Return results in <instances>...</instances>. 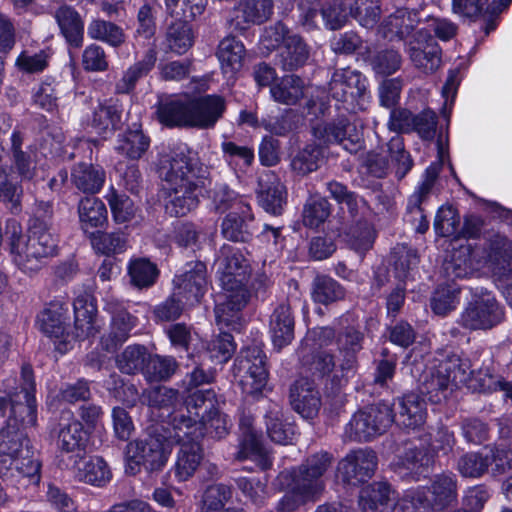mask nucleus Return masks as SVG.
<instances>
[{
  "label": "nucleus",
  "mask_w": 512,
  "mask_h": 512,
  "mask_svg": "<svg viewBox=\"0 0 512 512\" xmlns=\"http://www.w3.org/2000/svg\"><path fill=\"white\" fill-rule=\"evenodd\" d=\"M143 401L150 407L161 410L160 417L166 418L173 428L172 418L181 412L182 397L178 391L165 386L155 387L143 393Z\"/></svg>",
  "instance_id": "nucleus-24"
},
{
  "label": "nucleus",
  "mask_w": 512,
  "mask_h": 512,
  "mask_svg": "<svg viewBox=\"0 0 512 512\" xmlns=\"http://www.w3.org/2000/svg\"><path fill=\"white\" fill-rule=\"evenodd\" d=\"M135 318L127 311H122L112 317L110 332L101 342L106 350L111 351L129 337L130 331L135 327Z\"/></svg>",
  "instance_id": "nucleus-44"
},
{
  "label": "nucleus",
  "mask_w": 512,
  "mask_h": 512,
  "mask_svg": "<svg viewBox=\"0 0 512 512\" xmlns=\"http://www.w3.org/2000/svg\"><path fill=\"white\" fill-rule=\"evenodd\" d=\"M92 236L91 243L97 253L109 256L127 249V239L123 233H97Z\"/></svg>",
  "instance_id": "nucleus-56"
},
{
  "label": "nucleus",
  "mask_w": 512,
  "mask_h": 512,
  "mask_svg": "<svg viewBox=\"0 0 512 512\" xmlns=\"http://www.w3.org/2000/svg\"><path fill=\"white\" fill-rule=\"evenodd\" d=\"M387 153L391 161L396 164V176L402 179L411 170L413 161L404 149L403 138L400 135L393 136L386 144Z\"/></svg>",
  "instance_id": "nucleus-61"
},
{
  "label": "nucleus",
  "mask_w": 512,
  "mask_h": 512,
  "mask_svg": "<svg viewBox=\"0 0 512 512\" xmlns=\"http://www.w3.org/2000/svg\"><path fill=\"white\" fill-rule=\"evenodd\" d=\"M256 23V0H244L234 9L231 19L233 28L241 33Z\"/></svg>",
  "instance_id": "nucleus-63"
},
{
  "label": "nucleus",
  "mask_w": 512,
  "mask_h": 512,
  "mask_svg": "<svg viewBox=\"0 0 512 512\" xmlns=\"http://www.w3.org/2000/svg\"><path fill=\"white\" fill-rule=\"evenodd\" d=\"M74 331L66 334L65 340L58 344V352L66 353L73 347L76 340H85L94 337L99 332L96 315L74 316Z\"/></svg>",
  "instance_id": "nucleus-45"
},
{
  "label": "nucleus",
  "mask_w": 512,
  "mask_h": 512,
  "mask_svg": "<svg viewBox=\"0 0 512 512\" xmlns=\"http://www.w3.org/2000/svg\"><path fill=\"white\" fill-rule=\"evenodd\" d=\"M175 295L182 297L187 305L199 303L207 290V270L203 262H189L184 271L173 280Z\"/></svg>",
  "instance_id": "nucleus-15"
},
{
  "label": "nucleus",
  "mask_w": 512,
  "mask_h": 512,
  "mask_svg": "<svg viewBox=\"0 0 512 512\" xmlns=\"http://www.w3.org/2000/svg\"><path fill=\"white\" fill-rule=\"evenodd\" d=\"M312 131L315 138L327 144L337 143L351 154H356L363 148L361 133L346 118L317 124Z\"/></svg>",
  "instance_id": "nucleus-14"
},
{
  "label": "nucleus",
  "mask_w": 512,
  "mask_h": 512,
  "mask_svg": "<svg viewBox=\"0 0 512 512\" xmlns=\"http://www.w3.org/2000/svg\"><path fill=\"white\" fill-rule=\"evenodd\" d=\"M350 15L363 27L373 28L380 19L381 8L378 0H354Z\"/></svg>",
  "instance_id": "nucleus-55"
},
{
  "label": "nucleus",
  "mask_w": 512,
  "mask_h": 512,
  "mask_svg": "<svg viewBox=\"0 0 512 512\" xmlns=\"http://www.w3.org/2000/svg\"><path fill=\"white\" fill-rule=\"evenodd\" d=\"M36 384L30 365H24L21 370V390L10 395L9 400L0 397V415H5L10 406V416L7 425L27 429L34 427L37 421Z\"/></svg>",
  "instance_id": "nucleus-5"
},
{
  "label": "nucleus",
  "mask_w": 512,
  "mask_h": 512,
  "mask_svg": "<svg viewBox=\"0 0 512 512\" xmlns=\"http://www.w3.org/2000/svg\"><path fill=\"white\" fill-rule=\"evenodd\" d=\"M159 174L167 191L168 214L184 216L197 207L202 181L196 171V159L187 146H178L161 160Z\"/></svg>",
  "instance_id": "nucleus-1"
},
{
  "label": "nucleus",
  "mask_w": 512,
  "mask_h": 512,
  "mask_svg": "<svg viewBox=\"0 0 512 512\" xmlns=\"http://www.w3.org/2000/svg\"><path fill=\"white\" fill-rule=\"evenodd\" d=\"M214 394L210 390H197L192 393L184 406L181 403V412L172 418L173 430H176V439L183 440L186 436L199 435L206 421V415L213 411Z\"/></svg>",
  "instance_id": "nucleus-10"
},
{
  "label": "nucleus",
  "mask_w": 512,
  "mask_h": 512,
  "mask_svg": "<svg viewBox=\"0 0 512 512\" xmlns=\"http://www.w3.org/2000/svg\"><path fill=\"white\" fill-rule=\"evenodd\" d=\"M423 487L427 490L433 512L444 510L457 501L458 480L451 472L434 475L430 484Z\"/></svg>",
  "instance_id": "nucleus-20"
},
{
  "label": "nucleus",
  "mask_w": 512,
  "mask_h": 512,
  "mask_svg": "<svg viewBox=\"0 0 512 512\" xmlns=\"http://www.w3.org/2000/svg\"><path fill=\"white\" fill-rule=\"evenodd\" d=\"M454 383L450 380L448 374L440 373L438 365L427 369L420 380V392L426 395L430 402L441 403L448 396V391Z\"/></svg>",
  "instance_id": "nucleus-27"
},
{
  "label": "nucleus",
  "mask_w": 512,
  "mask_h": 512,
  "mask_svg": "<svg viewBox=\"0 0 512 512\" xmlns=\"http://www.w3.org/2000/svg\"><path fill=\"white\" fill-rule=\"evenodd\" d=\"M189 19L180 18L178 21L170 24L166 32V45L176 54L186 53L194 43V34Z\"/></svg>",
  "instance_id": "nucleus-43"
},
{
  "label": "nucleus",
  "mask_w": 512,
  "mask_h": 512,
  "mask_svg": "<svg viewBox=\"0 0 512 512\" xmlns=\"http://www.w3.org/2000/svg\"><path fill=\"white\" fill-rule=\"evenodd\" d=\"M309 55V47L299 35L291 34L285 38L283 59L288 69L293 70L303 66Z\"/></svg>",
  "instance_id": "nucleus-51"
},
{
  "label": "nucleus",
  "mask_w": 512,
  "mask_h": 512,
  "mask_svg": "<svg viewBox=\"0 0 512 512\" xmlns=\"http://www.w3.org/2000/svg\"><path fill=\"white\" fill-rule=\"evenodd\" d=\"M66 313L60 306H53L45 309L39 316L38 322L41 331L53 339L55 349L58 351V344L65 340L66 334Z\"/></svg>",
  "instance_id": "nucleus-32"
},
{
  "label": "nucleus",
  "mask_w": 512,
  "mask_h": 512,
  "mask_svg": "<svg viewBox=\"0 0 512 512\" xmlns=\"http://www.w3.org/2000/svg\"><path fill=\"white\" fill-rule=\"evenodd\" d=\"M457 469L466 478H480L488 473V457L485 447L480 451L462 455L458 460Z\"/></svg>",
  "instance_id": "nucleus-53"
},
{
  "label": "nucleus",
  "mask_w": 512,
  "mask_h": 512,
  "mask_svg": "<svg viewBox=\"0 0 512 512\" xmlns=\"http://www.w3.org/2000/svg\"><path fill=\"white\" fill-rule=\"evenodd\" d=\"M394 422L407 429H416L426 420L427 409L423 398L418 394L409 393L398 399L397 413Z\"/></svg>",
  "instance_id": "nucleus-22"
},
{
  "label": "nucleus",
  "mask_w": 512,
  "mask_h": 512,
  "mask_svg": "<svg viewBox=\"0 0 512 512\" xmlns=\"http://www.w3.org/2000/svg\"><path fill=\"white\" fill-rule=\"evenodd\" d=\"M6 235L14 263L25 273L40 270L47 259L56 255L57 240L46 223L35 219L26 235L16 220L7 222Z\"/></svg>",
  "instance_id": "nucleus-3"
},
{
  "label": "nucleus",
  "mask_w": 512,
  "mask_h": 512,
  "mask_svg": "<svg viewBox=\"0 0 512 512\" xmlns=\"http://www.w3.org/2000/svg\"><path fill=\"white\" fill-rule=\"evenodd\" d=\"M218 274L222 291L216 297L215 318L221 327L236 330L240 326V311L249 300L245 282L248 275L247 260L239 252L229 254L218 261Z\"/></svg>",
  "instance_id": "nucleus-2"
},
{
  "label": "nucleus",
  "mask_w": 512,
  "mask_h": 512,
  "mask_svg": "<svg viewBox=\"0 0 512 512\" xmlns=\"http://www.w3.org/2000/svg\"><path fill=\"white\" fill-rule=\"evenodd\" d=\"M39 469L25 429L6 424L0 430V477L15 482L20 477H33Z\"/></svg>",
  "instance_id": "nucleus-4"
},
{
  "label": "nucleus",
  "mask_w": 512,
  "mask_h": 512,
  "mask_svg": "<svg viewBox=\"0 0 512 512\" xmlns=\"http://www.w3.org/2000/svg\"><path fill=\"white\" fill-rule=\"evenodd\" d=\"M128 272L131 282L139 288L153 285L158 275L156 266L149 260L142 258L131 261Z\"/></svg>",
  "instance_id": "nucleus-59"
},
{
  "label": "nucleus",
  "mask_w": 512,
  "mask_h": 512,
  "mask_svg": "<svg viewBox=\"0 0 512 512\" xmlns=\"http://www.w3.org/2000/svg\"><path fill=\"white\" fill-rule=\"evenodd\" d=\"M177 363L173 357L148 354L143 375L149 382L169 379L176 371Z\"/></svg>",
  "instance_id": "nucleus-49"
},
{
  "label": "nucleus",
  "mask_w": 512,
  "mask_h": 512,
  "mask_svg": "<svg viewBox=\"0 0 512 512\" xmlns=\"http://www.w3.org/2000/svg\"><path fill=\"white\" fill-rule=\"evenodd\" d=\"M333 455L326 451L308 457L293 474V491L303 500H315L325 485L323 475L331 467Z\"/></svg>",
  "instance_id": "nucleus-11"
},
{
  "label": "nucleus",
  "mask_w": 512,
  "mask_h": 512,
  "mask_svg": "<svg viewBox=\"0 0 512 512\" xmlns=\"http://www.w3.org/2000/svg\"><path fill=\"white\" fill-rule=\"evenodd\" d=\"M329 94L342 103L344 110L356 112L364 110L369 102L366 77L357 70H336L329 82Z\"/></svg>",
  "instance_id": "nucleus-9"
},
{
  "label": "nucleus",
  "mask_w": 512,
  "mask_h": 512,
  "mask_svg": "<svg viewBox=\"0 0 512 512\" xmlns=\"http://www.w3.org/2000/svg\"><path fill=\"white\" fill-rule=\"evenodd\" d=\"M391 512H433L424 487L406 490L395 502Z\"/></svg>",
  "instance_id": "nucleus-47"
},
{
  "label": "nucleus",
  "mask_w": 512,
  "mask_h": 512,
  "mask_svg": "<svg viewBox=\"0 0 512 512\" xmlns=\"http://www.w3.org/2000/svg\"><path fill=\"white\" fill-rule=\"evenodd\" d=\"M156 60V51L153 49L148 50L140 61L130 66L124 72L123 77L116 83V92L119 94L130 93L135 88L137 81L151 71Z\"/></svg>",
  "instance_id": "nucleus-36"
},
{
  "label": "nucleus",
  "mask_w": 512,
  "mask_h": 512,
  "mask_svg": "<svg viewBox=\"0 0 512 512\" xmlns=\"http://www.w3.org/2000/svg\"><path fill=\"white\" fill-rule=\"evenodd\" d=\"M290 403L293 410L304 419L317 416L320 407V393L313 381L301 377L290 388Z\"/></svg>",
  "instance_id": "nucleus-18"
},
{
  "label": "nucleus",
  "mask_w": 512,
  "mask_h": 512,
  "mask_svg": "<svg viewBox=\"0 0 512 512\" xmlns=\"http://www.w3.org/2000/svg\"><path fill=\"white\" fill-rule=\"evenodd\" d=\"M157 119L167 127H190L189 99L167 98L159 102Z\"/></svg>",
  "instance_id": "nucleus-28"
},
{
  "label": "nucleus",
  "mask_w": 512,
  "mask_h": 512,
  "mask_svg": "<svg viewBox=\"0 0 512 512\" xmlns=\"http://www.w3.org/2000/svg\"><path fill=\"white\" fill-rule=\"evenodd\" d=\"M71 181L79 191L96 194L104 185L105 171L92 164L79 163L72 168Z\"/></svg>",
  "instance_id": "nucleus-30"
},
{
  "label": "nucleus",
  "mask_w": 512,
  "mask_h": 512,
  "mask_svg": "<svg viewBox=\"0 0 512 512\" xmlns=\"http://www.w3.org/2000/svg\"><path fill=\"white\" fill-rule=\"evenodd\" d=\"M172 452L171 442L164 437L150 436L145 440H134L125 451L126 472L135 475L143 467L147 472L162 470Z\"/></svg>",
  "instance_id": "nucleus-7"
},
{
  "label": "nucleus",
  "mask_w": 512,
  "mask_h": 512,
  "mask_svg": "<svg viewBox=\"0 0 512 512\" xmlns=\"http://www.w3.org/2000/svg\"><path fill=\"white\" fill-rule=\"evenodd\" d=\"M418 24L417 14L406 8H399L382 22L380 32L389 40L404 39Z\"/></svg>",
  "instance_id": "nucleus-26"
},
{
  "label": "nucleus",
  "mask_w": 512,
  "mask_h": 512,
  "mask_svg": "<svg viewBox=\"0 0 512 512\" xmlns=\"http://www.w3.org/2000/svg\"><path fill=\"white\" fill-rule=\"evenodd\" d=\"M68 468L74 471L75 478L84 483L102 487L112 477L111 471L103 458L94 456L78 461L76 466L70 464Z\"/></svg>",
  "instance_id": "nucleus-25"
},
{
  "label": "nucleus",
  "mask_w": 512,
  "mask_h": 512,
  "mask_svg": "<svg viewBox=\"0 0 512 512\" xmlns=\"http://www.w3.org/2000/svg\"><path fill=\"white\" fill-rule=\"evenodd\" d=\"M391 405L386 402L369 405L355 412L345 426V437L351 441H369L383 434L394 422Z\"/></svg>",
  "instance_id": "nucleus-8"
},
{
  "label": "nucleus",
  "mask_w": 512,
  "mask_h": 512,
  "mask_svg": "<svg viewBox=\"0 0 512 512\" xmlns=\"http://www.w3.org/2000/svg\"><path fill=\"white\" fill-rule=\"evenodd\" d=\"M294 325L295 321L290 305L286 303L278 305L274 309L269 323V331L276 349L281 350L292 342Z\"/></svg>",
  "instance_id": "nucleus-23"
},
{
  "label": "nucleus",
  "mask_w": 512,
  "mask_h": 512,
  "mask_svg": "<svg viewBox=\"0 0 512 512\" xmlns=\"http://www.w3.org/2000/svg\"><path fill=\"white\" fill-rule=\"evenodd\" d=\"M391 494L388 483L374 482L361 490L359 506L363 512H382L390 502Z\"/></svg>",
  "instance_id": "nucleus-34"
},
{
  "label": "nucleus",
  "mask_w": 512,
  "mask_h": 512,
  "mask_svg": "<svg viewBox=\"0 0 512 512\" xmlns=\"http://www.w3.org/2000/svg\"><path fill=\"white\" fill-rule=\"evenodd\" d=\"M23 188L18 182H14L6 168L0 165V202L13 214H18L22 209Z\"/></svg>",
  "instance_id": "nucleus-46"
},
{
  "label": "nucleus",
  "mask_w": 512,
  "mask_h": 512,
  "mask_svg": "<svg viewBox=\"0 0 512 512\" xmlns=\"http://www.w3.org/2000/svg\"><path fill=\"white\" fill-rule=\"evenodd\" d=\"M55 19L66 41L79 48L84 39V22L80 14L69 6H61L55 12Z\"/></svg>",
  "instance_id": "nucleus-29"
},
{
  "label": "nucleus",
  "mask_w": 512,
  "mask_h": 512,
  "mask_svg": "<svg viewBox=\"0 0 512 512\" xmlns=\"http://www.w3.org/2000/svg\"><path fill=\"white\" fill-rule=\"evenodd\" d=\"M89 441L88 432L83 424L77 419L61 422L56 433V446L60 453L61 461L66 466L83 460L86 455V448Z\"/></svg>",
  "instance_id": "nucleus-12"
},
{
  "label": "nucleus",
  "mask_w": 512,
  "mask_h": 512,
  "mask_svg": "<svg viewBox=\"0 0 512 512\" xmlns=\"http://www.w3.org/2000/svg\"><path fill=\"white\" fill-rule=\"evenodd\" d=\"M331 207L329 202L321 196H310L302 210L303 225L310 229L320 227L330 216Z\"/></svg>",
  "instance_id": "nucleus-48"
},
{
  "label": "nucleus",
  "mask_w": 512,
  "mask_h": 512,
  "mask_svg": "<svg viewBox=\"0 0 512 512\" xmlns=\"http://www.w3.org/2000/svg\"><path fill=\"white\" fill-rule=\"evenodd\" d=\"M407 51L414 65L424 73H432L440 66L441 50L429 31L425 29L415 32Z\"/></svg>",
  "instance_id": "nucleus-16"
},
{
  "label": "nucleus",
  "mask_w": 512,
  "mask_h": 512,
  "mask_svg": "<svg viewBox=\"0 0 512 512\" xmlns=\"http://www.w3.org/2000/svg\"><path fill=\"white\" fill-rule=\"evenodd\" d=\"M147 357L148 353L144 346L130 345L118 355L116 359L117 367L125 374H135L139 371L143 373Z\"/></svg>",
  "instance_id": "nucleus-54"
},
{
  "label": "nucleus",
  "mask_w": 512,
  "mask_h": 512,
  "mask_svg": "<svg viewBox=\"0 0 512 512\" xmlns=\"http://www.w3.org/2000/svg\"><path fill=\"white\" fill-rule=\"evenodd\" d=\"M87 34L91 39L105 42L114 47L121 45L125 40L123 30L119 26L101 19H94L90 22Z\"/></svg>",
  "instance_id": "nucleus-50"
},
{
  "label": "nucleus",
  "mask_w": 512,
  "mask_h": 512,
  "mask_svg": "<svg viewBox=\"0 0 512 512\" xmlns=\"http://www.w3.org/2000/svg\"><path fill=\"white\" fill-rule=\"evenodd\" d=\"M122 106L118 99L105 100L94 109L91 126L100 135L116 129L121 120Z\"/></svg>",
  "instance_id": "nucleus-31"
},
{
  "label": "nucleus",
  "mask_w": 512,
  "mask_h": 512,
  "mask_svg": "<svg viewBox=\"0 0 512 512\" xmlns=\"http://www.w3.org/2000/svg\"><path fill=\"white\" fill-rule=\"evenodd\" d=\"M323 160L322 149L315 144L305 146L292 160V169L301 175H306L318 169Z\"/></svg>",
  "instance_id": "nucleus-57"
},
{
  "label": "nucleus",
  "mask_w": 512,
  "mask_h": 512,
  "mask_svg": "<svg viewBox=\"0 0 512 512\" xmlns=\"http://www.w3.org/2000/svg\"><path fill=\"white\" fill-rule=\"evenodd\" d=\"M440 373L448 374L455 386L467 384L472 375L471 362L467 357L452 353L437 359Z\"/></svg>",
  "instance_id": "nucleus-42"
},
{
  "label": "nucleus",
  "mask_w": 512,
  "mask_h": 512,
  "mask_svg": "<svg viewBox=\"0 0 512 512\" xmlns=\"http://www.w3.org/2000/svg\"><path fill=\"white\" fill-rule=\"evenodd\" d=\"M344 287L327 275H317L312 282L311 296L314 302L323 305L340 301L345 297Z\"/></svg>",
  "instance_id": "nucleus-41"
},
{
  "label": "nucleus",
  "mask_w": 512,
  "mask_h": 512,
  "mask_svg": "<svg viewBox=\"0 0 512 512\" xmlns=\"http://www.w3.org/2000/svg\"><path fill=\"white\" fill-rule=\"evenodd\" d=\"M486 262L500 279L512 278V242L502 235H494L486 248Z\"/></svg>",
  "instance_id": "nucleus-21"
},
{
  "label": "nucleus",
  "mask_w": 512,
  "mask_h": 512,
  "mask_svg": "<svg viewBox=\"0 0 512 512\" xmlns=\"http://www.w3.org/2000/svg\"><path fill=\"white\" fill-rule=\"evenodd\" d=\"M505 309L486 289H475L471 300L460 313L457 323L469 331L490 330L504 321Z\"/></svg>",
  "instance_id": "nucleus-6"
},
{
  "label": "nucleus",
  "mask_w": 512,
  "mask_h": 512,
  "mask_svg": "<svg viewBox=\"0 0 512 512\" xmlns=\"http://www.w3.org/2000/svg\"><path fill=\"white\" fill-rule=\"evenodd\" d=\"M272 98L282 104L295 105L305 94V83L297 75H286L279 82L271 85Z\"/></svg>",
  "instance_id": "nucleus-35"
},
{
  "label": "nucleus",
  "mask_w": 512,
  "mask_h": 512,
  "mask_svg": "<svg viewBox=\"0 0 512 512\" xmlns=\"http://www.w3.org/2000/svg\"><path fill=\"white\" fill-rule=\"evenodd\" d=\"M190 127H213L225 110L224 99L218 95H205L189 99Z\"/></svg>",
  "instance_id": "nucleus-19"
},
{
  "label": "nucleus",
  "mask_w": 512,
  "mask_h": 512,
  "mask_svg": "<svg viewBox=\"0 0 512 512\" xmlns=\"http://www.w3.org/2000/svg\"><path fill=\"white\" fill-rule=\"evenodd\" d=\"M377 463V455L373 450L359 448L351 450L338 462L337 473L344 483L357 486L372 478Z\"/></svg>",
  "instance_id": "nucleus-13"
},
{
  "label": "nucleus",
  "mask_w": 512,
  "mask_h": 512,
  "mask_svg": "<svg viewBox=\"0 0 512 512\" xmlns=\"http://www.w3.org/2000/svg\"><path fill=\"white\" fill-rule=\"evenodd\" d=\"M51 58L50 49L23 50L15 61L19 71L26 74L43 72L49 65Z\"/></svg>",
  "instance_id": "nucleus-52"
},
{
  "label": "nucleus",
  "mask_w": 512,
  "mask_h": 512,
  "mask_svg": "<svg viewBox=\"0 0 512 512\" xmlns=\"http://www.w3.org/2000/svg\"><path fill=\"white\" fill-rule=\"evenodd\" d=\"M285 195V187L280 181L275 180L262 194L261 206L269 214L280 215L285 204Z\"/></svg>",
  "instance_id": "nucleus-64"
},
{
  "label": "nucleus",
  "mask_w": 512,
  "mask_h": 512,
  "mask_svg": "<svg viewBox=\"0 0 512 512\" xmlns=\"http://www.w3.org/2000/svg\"><path fill=\"white\" fill-rule=\"evenodd\" d=\"M169 438L180 444L173 466L174 476L179 482L187 481L195 474L202 461L201 446L193 436H186L181 441L177 440L176 430L169 431Z\"/></svg>",
  "instance_id": "nucleus-17"
},
{
  "label": "nucleus",
  "mask_w": 512,
  "mask_h": 512,
  "mask_svg": "<svg viewBox=\"0 0 512 512\" xmlns=\"http://www.w3.org/2000/svg\"><path fill=\"white\" fill-rule=\"evenodd\" d=\"M460 291L450 286L438 287L431 298V308L437 315L445 316L459 303Z\"/></svg>",
  "instance_id": "nucleus-62"
},
{
  "label": "nucleus",
  "mask_w": 512,
  "mask_h": 512,
  "mask_svg": "<svg viewBox=\"0 0 512 512\" xmlns=\"http://www.w3.org/2000/svg\"><path fill=\"white\" fill-rule=\"evenodd\" d=\"M78 216L81 229L88 233L91 229L102 227L107 222V209L100 199L85 197L78 204Z\"/></svg>",
  "instance_id": "nucleus-33"
},
{
  "label": "nucleus",
  "mask_w": 512,
  "mask_h": 512,
  "mask_svg": "<svg viewBox=\"0 0 512 512\" xmlns=\"http://www.w3.org/2000/svg\"><path fill=\"white\" fill-rule=\"evenodd\" d=\"M460 216L452 206H441L436 213L434 230L438 236L451 237L458 233Z\"/></svg>",
  "instance_id": "nucleus-60"
},
{
  "label": "nucleus",
  "mask_w": 512,
  "mask_h": 512,
  "mask_svg": "<svg viewBox=\"0 0 512 512\" xmlns=\"http://www.w3.org/2000/svg\"><path fill=\"white\" fill-rule=\"evenodd\" d=\"M245 54L246 50L241 41L235 37L224 38L220 42L217 52L224 73L238 71L242 67Z\"/></svg>",
  "instance_id": "nucleus-39"
},
{
  "label": "nucleus",
  "mask_w": 512,
  "mask_h": 512,
  "mask_svg": "<svg viewBox=\"0 0 512 512\" xmlns=\"http://www.w3.org/2000/svg\"><path fill=\"white\" fill-rule=\"evenodd\" d=\"M256 456V433L254 427V416L244 410L239 421L238 451L236 460H254Z\"/></svg>",
  "instance_id": "nucleus-37"
},
{
  "label": "nucleus",
  "mask_w": 512,
  "mask_h": 512,
  "mask_svg": "<svg viewBox=\"0 0 512 512\" xmlns=\"http://www.w3.org/2000/svg\"><path fill=\"white\" fill-rule=\"evenodd\" d=\"M150 146V138L140 130H129L120 134L115 150L122 156L131 159H140Z\"/></svg>",
  "instance_id": "nucleus-40"
},
{
  "label": "nucleus",
  "mask_w": 512,
  "mask_h": 512,
  "mask_svg": "<svg viewBox=\"0 0 512 512\" xmlns=\"http://www.w3.org/2000/svg\"><path fill=\"white\" fill-rule=\"evenodd\" d=\"M348 242L353 250L360 255L369 251L375 240V230L367 221H360L350 228Z\"/></svg>",
  "instance_id": "nucleus-58"
},
{
  "label": "nucleus",
  "mask_w": 512,
  "mask_h": 512,
  "mask_svg": "<svg viewBox=\"0 0 512 512\" xmlns=\"http://www.w3.org/2000/svg\"><path fill=\"white\" fill-rule=\"evenodd\" d=\"M283 415L279 404L273 402L264 415L266 433L275 443L286 444L293 439L294 427L283 422Z\"/></svg>",
  "instance_id": "nucleus-38"
}]
</instances>
